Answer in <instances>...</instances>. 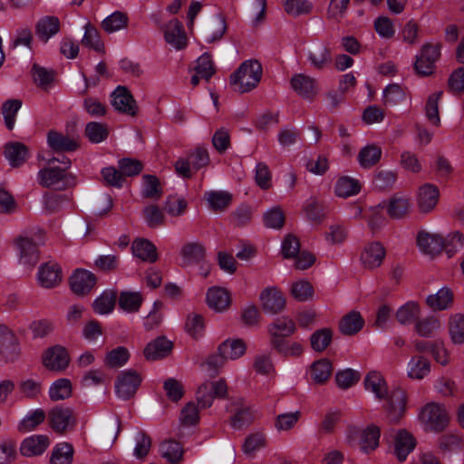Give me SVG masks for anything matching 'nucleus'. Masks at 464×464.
<instances>
[{
	"instance_id": "09e8293b",
	"label": "nucleus",
	"mask_w": 464,
	"mask_h": 464,
	"mask_svg": "<svg viewBox=\"0 0 464 464\" xmlns=\"http://www.w3.org/2000/svg\"><path fill=\"white\" fill-rule=\"evenodd\" d=\"M160 451L162 457L172 464L179 463L183 457V448L181 445L173 440L164 441L160 445Z\"/></svg>"
},
{
	"instance_id": "473e14b6",
	"label": "nucleus",
	"mask_w": 464,
	"mask_h": 464,
	"mask_svg": "<svg viewBox=\"0 0 464 464\" xmlns=\"http://www.w3.org/2000/svg\"><path fill=\"white\" fill-rule=\"evenodd\" d=\"M60 31V21L56 16H44L35 25V33L38 38L44 43L58 34Z\"/></svg>"
},
{
	"instance_id": "4468645a",
	"label": "nucleus",
	"mask_w": 464,
	"mask_h": 464,
	"mask_svg": "<svg viewBox=\"0 0 464 464\" xmlns=\"http://www.w3.org/2000/svg\"><path fill=\"white\" fill-rule=\"evenodd\" d=\"M182 266L201 265L206 258V247L198 241L185 243L179 251Z\"/></svg>"
},
{
	"instance_id": "f704fd0d",
	"label": "nucleus",
	"mask_w": 464,
	"mask_h": 464,
	"mask_svg": "<svg viewBox=\"0 0 464 464\" xmlns=\"http://www.w3.org/2000/svg\"><path fill=\"white\" fill-rule=\"evenodd\" d=\"M430 372V362L422 355H414L407 364V375L412 380H422Z\"/></svg>"
},
{
	"instance_id": "f3484780",
	"label": "nucleus",
	"mask_w": 464,
	"mask_h": 464,
	"mask_svg": "<svg viewBox=\"0 0 464 464\" xmlns=\"http://www.w3.org/2000/svg\"><path fill=\"white\" fill-rule=\"evenodd\" d=\"M292 89L302 98L314 100L318 92L316 80L304 73L295 74L290 81Z\"/></svg>"
},
{
	"instance_id": "e433bc0d",
	"label": "nucleus",
	"mask_w": 464,
	"mask_h": 464,
	"mask_svg": "<svg viewBox=\"0 0 464 464\" xmlns=\"http://www.w3.org/2000/svg\"><path fill=\"white\" fill-rule=\"evenodd\" d=\"M131 249L133 255L142 261L154 263L158 259L157 248L148 239H135L132 242Z\"/></svg>"
},
{
	"instance_id": "13d9d810",
	"label": "nucleus",
	"mask_w": 464,
	"mask_h": 464,
	"mask_svg": "<svg viewBox=\"0 0 464 464\" xmlns=\"http://www.w3.org/2000/svg\"><path fill=\"white\" fill-rule=\"evenodd\" d=\"M73 448L70 443L58 444L51 456L52 464H71L72 461Z\"/></svg>"
},
{
	"instance_id": "5701e85b",
	"label": "nucleus",
	"mask_w": 464,
	"mask_h": 464,
	"mask_svg": "<svg viewBox=\"0 0 464 464\" xmlns=\"http://www.w3.org/2000/svg\"><path fill=\"white\" fill-rule=\"evenodd\" d=\"M0 354L6 361H14L19 354V345L15 335L3 324H0Z\"/></svg>"
},
{
	"instance_id": "f8f14e48",
	"label": "nucleus",
	"mask_w": 464,
	"mask_h": 464,
	"mask_svg": "<svg viewBox=\"0 0 464 464\" xmlns=\"http://www.w3.org/2000/svg\"><path fill=\"white\" fill-rule=\"evenodd\" d=\"M111 105L118 112L129 116L138 114L137 102L125 86H118L111 93Z\"/></svg>"
},
{
	"instance_id": "f03ea898",
	"label": "nucleus",
	"mask_w": 464,
	"mask_h": 464,
	"mask_svg": "<svg viewBox=\"0 0 464 464\" xmlns=\"http://www.w3.org/2000/svg\"><path fill=\"white\" fill-rule=\"evenodd\" d=\"M420 418L425 428L434 432L444 430L450 422V415L446 407L435 402L424 406Z\"/></svg>"
},
{
	"instance_id": "5fc2aeb1",
	"label": "nucleus",
	"mask_w": 464,
	"mask_h": 464,
	"mask_svg": "<svg viewBox=\"0 0 464 464\" xmlns=\"http://www.w3.org/2000/svg\"><path fill=\"white\" fill-rule=\"evenodd\" d=\"M128 16L122 12H114L102 22V27L109 34L125 28L128 24Z\"/></svg>"
},
{
	"instance_id": "6ab92c4d",
	"label": "nucleus",
	"mask_w": 464,
	"mask_h": 464,
	"mask_svg": "<svg viewBox=\"0 0 464 464\" xmlns=\"http://www.w3.org/2000/svg\"><path fill=\"white\" fill-rule=\"evenodd\" d=\"M62 268L58 263L49 261L40 266L38 271V281L43 287H55L62 282Z\"/></svg>"
},
{
	"instance_id": "393cba45",
	"label": "nucleus",
	"mask_w": 464,
	"mask_h": 464,
	"mask_svg": "<svg viewBox=\"0 0 464 464\" xmlns=\"http://www.w3.org/2000/svg\"><path fill=\"white\" fill-rule=\"evenodd\" d=\"M385 257V249L379 242L366 245L361 254V261L365 268L373 269L380 266Z\"/></svg>"
},
{
	"instance_id": "cd10ccee",
	"label": "nucleus",
	"mask_w": 464,
	"mask_h": 464,
	"mask_svg": "<svg viewBox=\"0 0 464 464\" xmlns=\"http://www.w3.org/2000/svg\"><path fill=\"white\" fill-rule=\"evenodd\" d=\"M165 40L177 50H181L187 45V36L182 24L177 20H171L166 25Z\"/></svg>"
},
{
	"instance_id": "a19ab883",
	"label": "nucleus",
	"mask_w": 464,
	"mask_h": 464,
	"mask_svg": "<svg viewBox=\"0 0 464 464\" xmlns=\"http://www.w3.org/2000/svg\"><path fill=\"white\" fill-rule=\"evenodd\" d=\"M205 198L214 211L225 210L232 201V195L227 191H208L205 193Z\"/></svg>"
},
{
	"instance_id": "49530a36",
	"label": "nucleus",
	"mask_w": 464,
	"mask_h": 464,
	"mask_svg": "<svg viewBox=\"0 0 464 464\" xmlns=\"http://www.w3.org/2000/svg\"><path fill=\"white\" fill-rule=\"evenodd\" d=\"M84 30L82 44L99 53L104 52V44L101 40L98 30L91 23L85 24Z\"/></svg>"
},
{
	"instance_id": "ddd939ff",
	"label": "nucleus",
	"mask_w": 464,
	"mask_h": 464,
	"mask_svg": "<svg viewBox=\"0 0 464 464\" xmlns=\"http://www.w3.org/2000/svg\"><path fill=\"white\" fill-rule=\"evenodd\" d=\"M47 144L56 152H71L79 149L80 138L78 135H68L51 130L47 133Z\"/></svg>"
},
{
	"instance_id": "680f3d73",
	"label": "nucleus",
	"mask_w": 464,
	"mask_h": 464,
	"mask_svg": "<svg viewBox=\"0 0 464 464\" xmlns=\"http://www.w3.org/2000/svg\"><path fill=\"white\" fill-rule=\"evenodd\" d=\"M136 445L133 454L139 459H143L150 452L151 448V438L143 430H139L135 436Z\"/></svg>"
},
{
	"instance_id": "79ce46f5",
	"label": "nucleus",
	"mask_w": 464,
	"mask_h": 464,
	"mask_svg": "<svg viewBox=\"0 0 464 464\" xmlns=\"http://www.w3.org/2000/svg\"><path fill=\"white\" fill-rule=\"evenodd\" d=\"M382 156V149L374 144L363 147L358 154V161L362 168H371L377 164Z\"/></svg>"
},
{
	"instance_id": "6e6552de",
	"label": "nucleus",
	"mask_w": 464,
	"mask_h": 464,
	"mask_svg": "<svg viewBox=\"0 0 464 464\" xmlns=\"http://www.w3.org/2000/svg\"><path fill=\"white\" fill-rule=\"evenodd\" d=\"M141 377L135 370L121 372L116 379L115 390L119 398L122 400L130 399L140 385Z\"/></svg>"
},
{
	"instance_id": "4c0bfd02",
	"label": "nucleus",
	"mask_w": 464,
	"mask_h": 464,
	"mask_svg": "<svg viewBox=\"0 0 464 464\" xmlns=\"http://www.w3.org/2000/svg\"><path fill=\"white\" fill-rule=\"evenodd\" d=\"M246 346L242 339L226 340L218 346V353L225 358L236 360L245 354Z\"/></svg>"
},
{
	"instance_id": "c756f323",
	"label": "nucleus",
	"mask_w": 464,
	"mask_h": 464,
	"mask_svg": "<svg viewBox=\"0 0 464 464\" xmlns=\"http://www.w3.org/2000/svg\"><path fill=\"white\" fill-rule=\"evenodd\" d=\"M172 350V343L165 337H158L149 343L144 351V356L147 360L156 361L166 357Z\"/></svg>"
},
{
	"instance_id": "a211bd4d",
	"label": "nucleus",
	"mask_w": 464,
	"mask_h": 464,
	"mask_svg": "<svg viewBox=\"0 0 464 464\" xmlns=\"http://www.w3.org/2000/svg\"><path fill=\"white\" fill-rule=\"evenodd\" d=\"M70 359L65 348L60 345L53 346L45 351L43 355L44 365L54 372L64 370L69 364Z\"/></svg>"
},
{
	"instance_id": "2eb2a0df",
	"label": "nucleus",
	"mask_w": 464,
	"mask_h": 464,
	"mask_svg": "<svg viewBox=\"0 0 464 464\" xmlns=\"http://www.w3.org/2000/svg\"><path fill=\"white\" fill-rule=\"evenodd\" d=\"M262 308L266 313L276 314L285 307V299L277 287H266L260 294Z\"/></svg>"
},
{
	"instance_id": "b1692460",
	"label": "nucleus",
	"mask_w": 464,
	"mask_h": 464,
	"mask_svg": "<svg viewBox=\"0 0 464 464\" xmlns=\"http://www.w3.org/2000/svg\"><path fill=\"white\" fill-rule=\"evenodd\" d=\"M15 246L19 251V260L21 264L32 267L38 263V248L32 239L19 237L15 240Z\"/></svg>"
},
{
	"instance_id": "f257e3e1",
	"label": "nucleus",
	"mask_w": 464,
	"mask_h": 464,
	"mask_svg": "<svg viewBox=\"0 0 464 464\" xmlns=\"http://www.w3.org/2000/svg\"><path fill=\"white\" fill-rule=\"evenodd\" d=\"M262 72V65L258 61H246L230 76V84L240 93L250 92L259 83Z\"/></svg>"
},
{
	"instance_id": "338daca9",
	"label": "nucleus",
	"mask_w": 464,
	"mask_h": 464,
	"mask_svg": "<svg viewBox=\"0 0 464 464\" xmlns=\"http://www.w3.org/2000/svg\"><path fill=\"white\" fill-rule=\"evenodd\" d=\"M45 417L46 415L44 410H34L22 420V421L19 424V430L23 432H27L35 429L39 424H41L44 420Z\"/></svg>"
},
{
	"instance_id": "1a4fd4ad",
	"label": "nucleus",
	"mask_w": 464,
	"mask_h": 464,
	"mask_svg": "<svg viewBox=\"0 0 464 464\" xmlns=\"http://www.w3.org/2000/svg\"><path fill=\"white\" fill-rule=\"evenodd\" d=\"M392 453L401 462L415 449L416 440L406 430H393L390 433Z\"/></svg>"
},
{
	"instance_id": "37998d69",
	"label": "nucleus",
	"mask_w": 464,
	"mask_h": 464,
	"mask_svg": "<svg viewBox=\"0 0 464 464\" xmlns=\"http://www.w3.org/2000/svg\"><path fill=\"white\" fill-rule=\"evenodd\" d=\"M361 184L359 180L343 176L339 178L335 185V193L342 198H348L359 193Z\"/></svg>"
},
{
	"instance_id": "aec40b11",
	"label": "nucleus",
	"mask_w": 464,
	"mask_h": 464,
	"mask_svg": "<svg viewBox=\"0 0 464 464\" xmlns=\"http://www.w3.org/2000/svg\"><path fill=\"white\" fill-rule=\"evenodd\" d=\"M411 209V198L401 193L393 194L388 200L386 211L392 219L406 218Z\"/></svg>"
},
{
	"instance_id": "a878e982",
	"label": "nucleus",
	"mask_w": 464,
	"mask_h": 464,
	"mask_svg": "<svg viewBox=\"0 0 464 464\" xmlns=\"http://www.w3.org/2000/svg\"><path fill=\"white\" fill-rule=\"evenodd\" d=\"M307 59L314 69L322 71L332 63L331 49L326 44H315L308 51Z\"/></svg>"
},
{
	"instance_id": "e2e57ef3",
	"label": "nucleus",
	"mask_w": 464,
	"mask_h": 464,
	"mask_svg": "<svg viewBox=\"0 0 464 464\" xmlns=\"http://www.w3.org/2000/svg\"><path fill=\"white\" fill-rule=\"evenodd\" d=\"M34 79L36 84L42 89L47 90L53 82L54 72L53 70H47L37 64L33 66Z\"/></svg>"
},
{
	"instance_id": "8fccbe9b",
	"label": "nucleus",
	"mask_w": 464,
	"mask_h": 464,
	"mask_svg": "<svg viewBox=\"0 0 464 464\" xmlns=\"http://www.w3.org/2000/svg\"><path fill=\"white\" fill-rule=\"evenodd\" d=\"M449 332L450 339L455 344L464 343V315L462 314H455L450 316Z\"/></svg>"
},
{
	"instance_id": "2f4dec72",
	"label": "nucleus",
	"mask_w": 464,
	"mask_h": 464,
	"mask_svg": "<svg viewBox=\"0 0 464 464\" xmlns=\"http://www.w3.org/2000/svg\"><path fill=\"white\" fill-rule=\"evenodd\" d=\"M454 295L451 289L442 287L436 294L428 295L426 304L433 311H442L451 307Z\"/></svg>"
},
{
	"instance_id": "4be33fe9",
	"label": "nucleus",
	"mask_w": 464,
	"mask_h": 464,
	"mask_svg": "<svg viewBox=\"0 0 464 464\" xmlns=\"http://www.w3.org/2000/svg\"><path fill=\"white\" fill-rule=\"evenodd\" d=\"M417 245L421 252L427 255H437L446 246L444 238L439 234L420 231L417 237Z\"/></svg>"
},
{
	"instance_id": "603ef678",
	"label": "nucleus",
	"mask_w": 464,
	"mask_h": 464,
	"mask_svg": "<svg viewBox=\"0 0 464 464\" xmlns=\"http://www.w3.org/2000/svg\"><path fill=\"white\" fill-rule=\"evenodd\" d=\"M380 429L377 426L371 425L361 433V448L368 452L374 450L379 445Z\"/></svg>"
},
{
	"instance_id": "052dcab7",
	"label": "nucleus",
	"mask_w": 464,
	"mask_h": 464,
	"mask_svg": "<svg viewBox=\"0 0 464 464\" xmlns=\"http://www.w3.org/2000/svg\"><path fill=\"white\" fill-rule=\"evenodd\" d=\"M285 13L292 16H299L311 13L313 5L308 0H284Z\"/></svg>"
},
{
	"instance_id": "a18cd8bd",
	"label": "nucleus",
	"mask_w": 464,
	"mask_h": 464,
	"mask_svg": "<svg viewBox=\"0 0 464 464\" xmlns=\"http://www.w3.org/2000/svg\"><path fill=\"white\" fill-rule=\"evenodd\" d=\"M130 359V353L126 347L119 346L108 352L104 358V365L109 368H120L126 364Z\"/></svg>"
},
{
	"instance_id": "864d4df0",
	"label": "nucleus",
	"mask_w": 464,
	"mask_h": 464,
	"mask_svg": "<svg viewBox=\"0 0 464 464\" xmlns=\"http://www.w3.org/2000/svg\"><path fill=\"white\" fill-rule=\"evenodd\" d=\"M22 107V101L19 99H10L2 105V114L4 116L5 126L9 130L14 127L15 116Z\"/></svg>"
},
{
	"instance_id": "c85d7f7f",
	"label": "nucleus",
	"mask_w": 464,
	"mask_h": 464,
	"mask_svg": "<svg viewBox=\"0 0 464 464\" xmlns=\"http://www.w3.org/2000/svg\"><path fill=\"white\" fill-rule=\"evenodd\" d=\"M49 439L46 435H34L25 439L20 446L22 455L33 457L41 455L49 446Z\"/></svg>"
},
{
	"instance_id": "c03bdc74",
	"label": "nucleus",
	"mask_w": 464,
	"mask_h": 464,
	"mask_svg": "<svg viewBox=\"0 0 464 464\" xmlns=\"http://www.w3.org/2000/svg\"><path fill=\"white\" fill-rule=\"evenodd\" d=\"M441 324L440 320L435 316H428L423 319L418 320L415 323V331L421 337H431L440 328Z\"/></svg>"
},
{
	"instance_id": "7ed1b4c3",
	"label": "nucleus",
	"mask_w": 464,
	"mask_h": 464,
	"mask_svg": "<svg viewBox=\"0 0 464 464\" xmlns=\"http://www.w3.org/2000/svg\"><path fill=\"white\" fill-rule=\"evenodd\" d=\"M39 183L45 188H57L66 189L76 185V177L65 169L59 167H47L38 172Z\"/></svg>"
},
{
	"instance_id": "bb28decb",
	"label": "nucleus",
	"mask_w": 464,
	"mask_h": 464,
	"mask_svg": "<svg viewBox=\"0 0 464 464\" xmlns=\"http://www.w3.org/2000/svg\"><path fill=\"white\" fill-rule=\"evenodd\" d=\"M206 300L208 305L217 312L227 309L231 304L230 294L225 288L218 286H213L208 290Z\"/></svg>"
},
{
	"instance_id": "ea45409f",
	"label": "nucleus",
	"mask_w": 464,
	"mask_h": 464,
	"mask_svg": "<svg viewBox=\"0 0 464 464\" xmlns=\"http://www.w3.org/2000/svg\"><path fill=\"white\" fill-rule=\"evenodd\" d=\"M143 298L139 292L123 291L119 296V306L127 313L138 312Z\"/></svg>"
},
{
	"instance_id": "58836bf2",
	"label": "nucleus",
	"mask_w": 464,
	"mask_h": 464,
	"mask_svg": "<svg viewBox=\"0 0 464 464\" xmlns=\"http://www.w3.org/2000/svg\"><path fill=\"white\" fill-rule=\"evenodd\" d=\"M332 372L331 362L324 358L313 362L310 367L311 379L317 384L324 383L330 378Z\"/></svg>"
},
{
	"instance_id": "6e6d98bb",
	"label": "nucleus",
	"mask_w": 464,
	"mask_h": 464,
	"mask_svg": "<svg viewBox=\"0 0 464 464\" xmlns=\"http://www.w3.org/2000/svg\"><path fill=\"white\" fill-rule=\"evenodd\" d=\"M333 331L330 328H322L312 334L310 337L311 347L316 352L324 351L331 343Z\"/></svg>"
},
{
	"instance_id": "3c124183",
	"label": "nucleus",
	"mask_w": 464,
	"mask_h": 464,
	"mask_svg": "<svg viewBox=\"0 0 464 464\" xmlns=\"http://www.w3.org/2000/svg\"><path fill=\"white\" fill-rule=\"evenodd\" d=\"M116 293L112 291L103 292L95 301L93 302V310L99 314H110L116 303Z\"/></svg>"
},
{
	"instance_id": "4d7b16f0",
	"label": "nucleus",
	"mask_w": 464,
	"mask_h": 464,
	"mask_svg": "<svg viewBox=\"0 0 464 464\" xmlns=\"http://www.w3.org/2000/svg\"><path fill=\"white\" fill-rule=\"evenodd\" d=\"M72 395V383L68 379H59L49 390L50 399L53 401L65 400Z\"/></svg>"
},
{
	"instance_id": "412c9836",
	"label": "nucleus",
	"mask_w": 464,
	"mask_h": 464,
	"mask_svg": "<svg viewBox=\"0 0 464 464\" xmlns=\"http://www.w3.org/2000/svg\"><path fill=\"white\" fill-rule=\"evenodd\" d=\"M440 192L435 185L427 183L419 188L417 195L418 209L421 213H430L439 201Z\"/></svg>"
},
{
	"instance_id": "423d86ee",
	"label": "nucleus",
	"mask_w": 464,
	"mask_h": 464,
	"mask_svg": "<svg viewBox=\"0 0 464 464\" xmlns=\"http://www.w3.org/2000/svg\"><path fill=\"white\" fill-rule=\"evenodd\" d=\"M49 425L58 434H64L74 429L76 417L68 407H54L48 413Z\"/></svg>"
},
{
	"instance_id": "72a5a7b5",
	"label": "nucleus",
	"mask_w": 464,
	"mask_h": 464,
	"mask_svg": "<svg viewBox=\"0 0 464 464\" xmlns=\"http://www.w3.org/2000/svg\"><path fill=\"white\" fill-rule=\"evenodd\" d=\"M4 154L10 165L17 168L24 164L29 157L28 148L21 142H10L5 146Z\"/></svg>"
},
{
	"instance_id": "0eeeda50",
	"label": "nucleus",
	"mask_w": 464,
	"mask_h": 464,
	"mask_svg": "<svg viewBox=\"0 0 464 464\" xmlns=\"http://www.w3.org/2000/svg\"><path fill=\"white\" fill-rule=\"evenodd\" d=\"M296 331L295 323L287 316L276 318L267 326L272 348L286 341Z\"/></svg>"
},
{
	"instance_id": "20e7f679",
	"label": "nucleus",
	"mask_w": 464,
	"mask_h": 464,
	"mask_svg": "<svg viewBox=\"0 0 464 464\" xmlns=\"http://www.w3.org/2000/svg\"><path fill=\"white\" fill-rule=\"evenodd\" d=\"M227 383L223 378L207 381L197 390L196 398L200 408H209L215 399H224L227 394Z\"/></svg>"
},
{
	"instance_id": "bf43d9fd",
	"label": "nucleus",
	"mask_w": 464,
	"mask_h": 464,
	"mask_svg": "<svg viewBox=\"0 0 464 464\" xmlns=\"http://www.w3.org/2000/svg\"><path fill=\"white\" fill-rule=\"evenodd\" d=\"M85 135L92 143H100L107 139L109 130L106 124L91 121L85 127Z\"/></svg>"
},
{
	"instance_id": "9b49d317",
	"label": "nucleus",
	"mask_w": 464,
	"mask_h": 464,
	"mask_svg": "<svg viewBox=\"0 0 464 464\" xmlns=\"http://www.w3.org/2000/svg\"><path fill=\"white\" fill-rule=\"evenodd\" d=\"M387 402L384 405L386 416L391 422H398L406 411L407 395L401 388L394 389L387 396Z\"/></svg>"
},
{
	"instance_id": "de8ad7c7",
	"label": "nucleus",
	"mask_w": 464,
	"mask_h": 464,
	"mask_svg": "<svg viewBox=\"0 0 464 464\" xmlns=\"http://www.w3.org/2000/svg\"><path fill=\"white\" fill-rule=\"evenodd\" d=\"M420 308L415 302H409L396 312V319L401 324H410L419 318Z\"/></svg>"
},
{
	"instance_id": "9d476101",
	"label": "nucleus",
	"mask_w": 464,
	"mask_h": 464,
	"mask_svg": "<svg viewBox=\"0 0 464 464\" xmlns=\"http://www.w3.org/2000/svg\"><path fill=\"white\" fill-rule=\"evenodd\" d=\"M227 410L233 413L230 417V424L236 430L249 426L255 420L251 406L242 399L231 401Z\"/></svg>"
},
{
	"instance_id": "69168bd1",
	"label": "nucleus",
	"mask_w": 464,
	"mask_h": 464,
	"mask_svg": "<svg viewBox=\"0 0 464 464\" xmlns=\"http://www.w3.org/2000/svg\"><path fill=\"white\" fill-rule=\"evenodd\" d=\"M291 294L297 301L304 302L313 297L314 288L308 281L300 280L292 285Z\"/></svg>"
},
{
	"instance_id": "774afa93",
	"label": "nucleus",
	"mask_w": 464,
	"mask_h": 464,
	"mask_svg": "<svg viewBox=\"0 0 464 464\" xmlns=\"http://www.w3.org/2000/svg\"><path fill=\"white\" fill-rule=\"evenodd\" d=\"M16 441L5 439L0 441V464H10L16 457Z\"/></svg>"
},
{
	"instance_id": "c9c22d12",
	"label": "nucleus",
	"mask_w": 464,
	"mask_h": 464,
	"mask_svg": "<svg viewBox=\"0 0 464 464\" xmlns=\"http://www.w3.org/2000/svg\"><path fill=\"white\" fill-rule=\"evenodd\" d=\"M364 325V320L358 311H351L342 317L339 330L344 335H353L360 332Z\"/></svg>"
},
{
	"instance_id": "7c9ffc66",
	"label": "nucleus",
	"mask_w": 464,
	"mask_h": 464,
	"mask_svg": "<svg viewBox=\"0 0 464 464\" xmlns=\"http://www.w3.org/2000/svg\"><path fill=\"white\" fill-rule=\"evenodd\" d=\"M365 390L372 392L379 400L386 399L388 395L387 383L382 375L375 371L370 372L363 381Z\"/></svg>"
},
{
	"instance_id": "0e129e2a",
	"label": "nucleus",
	"mask_w": 464,
	"mask_h": 464,
	"mask_svg": "<svg viewBox=\"0 0 464 464\" xmlns=\"http://www.w3.org/2000/svg\"><path fill=\"white\" fill-rule=\"evenodd\" d=\"M406 99L405 90L399 84L388 85L383 92L385 104L397 105Z\"/></svg>"
},
{
	"instance_id": "dca6fc26",
	"label": "nucleus",
	"mask_w": 464,
	"mask_h": 464,
	"mask_svg": "<svg viewBox=\"0 0 464 464\" xmlns=\"http://www.w3.org/2000/svg\"><path fill=\"white\" fill-rule=\"evenodd\" d=\"M95 285V275L84 269H76L70 277L71 289L77 295H88Z\"/></svg>"
},
{
	"instance_id": "39448f33",
	"label": "nucleus",
	"mask_w": 464,
	"mask_h": 464,
	"mask_svg": "<svg viewBox=\"0 0 464 464\" xmlns=\"http://www.w3.org/2000/svg\"><path fill=\"white\" fill-rule=\"evenodd\" d=\"M440 44H425L416 56L414 70L420 76H429L433 73L435 63L440 57Z\"/></svg>"
}]
</instances>
